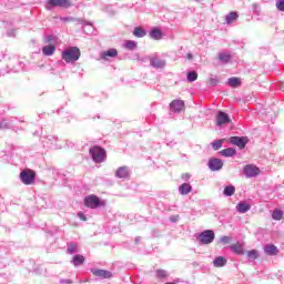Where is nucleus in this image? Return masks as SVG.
<instances>
[{"instance_id": "1a4fd4ad", "label": "nucleus", "mask_w": 284, "mask_h": 284, "mask_svg": "<svg viewBox=\"0 0 284 284\" xmlns=\"http://www.w3.org/2000/svg\"><path fill=\"white\" fill-rule=\"evenodd\" d=\"M150 65L151 68H154V70H162V68H165L166 62L165 60L159 58V55H150Z\"/></svg>"}, {"instance_id": "3c124183", "label": "nucleus", "mask_w": 284, "mask_h": 284, "mask_svg": "<svg viewBox=\"0 0 284 284\" xmlns=\"http://www.w3.org/2000/svg\"><path fill=\"white\" fill-rule=\"evenodd\" d=\"M186 59H192V53H187Z\"/></svg>"}, {"instance_id": "c756f323", "label": "nucleus", "mask_w": 284, "mask_h": 284, "mask_svg": "<svg viewBox=\"0 0 284 284\" xmlns=\"http://www.w3.org/2000/svg\"><path fill=\"white\" fill-rule=\"evenodd\" d=\"M186 79H187L189 83H194V81H196V79H199V73H196V71H189L186 74Z\"/></svg>"}, {"instance_id": "e433bc0d", "label": "nucleus", "mask_w": 284, "mask_h": 284, "mask_svg": "<svg viewBox=\"0 0 284 284\" xmlns=\"http://www.w3.org/2000/svg\"><path fill=\"white\" fill-rule=\"evenodd\" d=\"M234 192H236V189L233 185L226 186L224 189L225 196H233Z\"/></svg>"}, {"instance_id": "72a5a7b5", "label": "nucleus", "mask_w": 284, "mask_h": 284, "mask_svg": "<svg viewBox=\"0 0 284 284\" xmlns=\"http://www.w3.org/2000/svg\"><path fill=\"white\" fill-rule=\"evenodd\" d=\"M44 43H49L50 45H54V43H57V37L49 34L47 37H44Z\"/></svg>"}, {"instance_id": "c85d7f7f", "label": "nucleus", "mask_w": 284, "mask_h": 284, "mask_svg": "<svg viewBox=\"0 0 284 284\" xmlns=\"http://www.w3.org/2000/svg\"><path fill=\"white\" fill-rule=\"evenodd\" d=\"M232 252H234V254H243L244 250H243V244L241 243H235L231 246Z\"/></svg>"}, {"instance_id": "2eb2a0df", "label": "nucleus", "mask_w": 284, "mask_h": 284, "mask_svg": "<svg viewBox=\"0 0 284 284\" xmlns=\"http://www.w3.org/2000/svg\"><path fill=\"white\" fill-rule=\"evenodd\" d=\"M57 52V47L54 44H48L42 48V53L44 57H52Z\"/></svg>"}, {"instance_id": "a18cd8bd", "label": "nucleus", "mask_w": 284, "mask_h": 284, "mask_svg": "<svg viewBox=\"0 0 284 284\" xmlns=\"http://www.w3.org/2000/svg\"><path fill=\"white\" fill-rule=\"evenodd\" d=\"M209 83H210L211 85H216V84L219 83V79H216V78H210Z\"/></svg>"}, {"instance_id": "9b49d317", "label": "nucleus", "mask_w": 284, "mask_h": 284, "mask_svg": "<svg viewBox=\"0 0 284 284\" xmlns=\"http://www.w3.org/2000/svg\"><path fill=\"white\" fill-rule=\"evenodd\" d=\"M132 176V170L129 166H120L115 171L116 179H130Z\"/></svg>"}, {"instance_id": "f3484780", "label": "nucleus", "mask_w": 284, "mask_h": 284, "mask_svg": "<svg viewBox=\"0 0 284 284\" xmlns=\"http://www.w3.org/2000/svg\"><path fill=\"white\" fill-rule=\"evenodd\" d=\"M94 276H100L101 278H112V273L105 270L93 271Z\"/></svg>"}, {"instance_id": "603ef678", "label": "nucleus", "mask_w": 284, "mask_h": 284, "mask_svg": "<svg viewBox=\"0 0 284 284\" xmlns=\"http://www.w3.org/2000/svg\"><path fill=\"white\" fill-rule=\"evenodd\" d=\"M193 1H195V3H201V1H203V0H193Z\"/></svg>"}, {"instance_id": "39448f33", "label": "nucleus", "mask_w": 284, "mask_h": 284, "mask_svg": "<svg viewBox=\"0 0 284 284\" xmlns=\"http://www.w3.org/2000/svg\"><path fill=\"white\" fill-rule=\"evenodd\" d=\"M197 241L202 243V245H210L214 241V231L206 230L200 233Z\"/></svg>"}, {"instance_id": "bb28decb", "label": "nucleus", "mask_w": 284, "mask_h": 284, "mask_svg": "<svg viewBox=\"0 0 284 284\" xmlns=\"http://www.w3.org/2000/svg\"><path fill=\"white\" fill-rule=\"evenodd\" d=\"M151 39H155V41H160L163 38V33L159 29H153L150 32Z\"/></svg>"}, {"instance_id": "412c9836", "label": "nucleus", "mask_w": 284, "mask_h": 284, "mask_svg": "<svg viewBox=\"0 0 284 284\" xmlns=\"http://www.w3.org/2000/svg\"><path fill=\"white\" fill-rule=\"evenodd\" d=\"M215 267H225L227 265V260L223 256H219L213 261Z\"/></svg>"}, {"instance_id": "37998d69", "label": "nucleus", "mask_w": 284, "mask_h": 284, "mask_svg": "<svg viewBox=\"0 0 284 284\" xmlns=\"http://www.w3.org/2000/svg\"><path fill=\"white\" fill-rule=\"evenodd\" d=\"M10 124H8V121L2 120L0 122V130H6V128H9Z\"/></svg>"}, {"instance_id": "20e7f679", "label": "nucleus", "mask_w": 284, "mask_h": 284, "mask_svg": "<svg viewBox=\"0 0 284 284\" xmlns=\"http://www.w3.org/2000/svg\"><path fill=\"white\" fill-rule=\"evenodd\" d=\"M47 10L51 8H72V0H48Z\"/></svg>"}, {"instance_id": "4468645a", "label": "nucleus", "mask_w": 284, "mask_h": 284, "mask_svg": "<svg viewBox=\"0 0 284 284\" xmlns=\"http://www.w3.org/2000/svg\"><path fill=\"white\" fill-rule=\"evenodd\" d=\"M37 178V172L31 169H24L20 172L19 179H36Z\"/></svg>"}, {"instance_id": "aec40b11", "label": "nucleus", "mask_w": 284, "mask_h": 284, "mask_svg": "<svg viewBox=\"0 0 284 284\" xmlns=\"http://www.w3.org/2000/svg\"><path fill=\"white\" fill-rule=\"evenodd\" d=\"M62 21H77V23H81V26H89L92 28V23L88 22L81 18H63Z\"/></svg>"}, {"instance_id": "a211bd4d", "label": "nucleus", "mask_w": 284, "mask_h": 284, "mask_svg": "<svg viewBox=\"0 0 284 284\" xmlns=\"http://www.w3.org/2000/svg\"><path fill=\"white\" fill-rule=\"evenodd\" d=\"M45 143H49L51 148H61V145H59V138L54 135L47 136Z\"/></svg>"}, {"instance_id": "7ed1b4c3", "label": "nucleus", "mask_w": 284, "mask_h": 284, "mask_svg": "<svg viewBox=\"0 0 284 284\" xmlns=\"http://www.w3.org/2000/svg\"><path fill=\"white\" fill-rule=\"evenodd\" d=\"M103 205H105V202L101 201V199L94 194L84 197V206L90 210H97V207H101Z\"/></svg>"}, {"instance_id": "a19ab883", "label": "nucleus", "mask_w": 284, "mask_h": 284, "mask_svg": "<svg viewBox=\"0 0 284 284\" xmlns=\"http://www.w3.org/2000/svg\"><path fill=\"white\" fill-rule=\"evenodd\" d=\"M68 252H69V254H74V252H77V245L69 244Z\"/></svg>"}, {"instance_id": "5701e85b", "label": "nucleus", "mask_w": 284, "mask_h": 284, "mask_svg": "<svg viewBox=\"0 0 284 284\" xmlns=\"http://www.w3.org/2000/svg\"><path fill=\"white\" fill-rule=\"evenodd\" d=\"M227 85H230V88H241V79L239 78H230L227 80Z\"/></svg>"}, {"instance_id": "b1692460", "label": "nucleus", "mask_w": 284, "mask_h": 284, "mask_svg": "<svg viewBox=\"0 0 284 284\" xmlns=\"http://www.w3.org/2000/svg\"><path fill=\"white\" fill-rule=\"evenodd\" d=\"M133 34L138 38V39H143V37H145L146 32L145 29L141 28V27H135L133 29Z\"/></svg>"}, {"instance_id": "c9c22d12", "label": "nucleus", "mask_w": 284, "mask_h": 284, "mask_svg": "<svg viewBox=\"0 0 284 284\" xmlns=\"http://www.w3.org/2000/svg\"><path fill=\"white\" fill-rule=\"evenodd\" d=\"M156 277L160 280L168 278V271L160 268L155 271Z\"/></svg>"}, {"instance_id": "8fccbe9b", "label": "nucleus", "mask_w": 284, "mask_h": 284, "mask_svg": "<svg viewBox=\"0 0 284 284\" xmlns=\"http://www.w3.org/2000/svg\"><path fill=\"white\" fill-rule=\"evenodd\" d=\"M8 37H14V33H12L11 31H8Z\"/></svg>"}, {"instance_id": "58836bf2", "label": "nucleus", "mask_w": 284, "mask_h": 284, "mask_svg": "<svg viewBox=\"0 0 284 284\" xmlns=\"http://www.w3.org/2000/svg\"><path fill=\"white\" fill-rule=\"evenodd\" d=\"M275 6L280 12H284V0H277Z\"/></svg>"}, {"instance_id": "4c0bfd02", "label": "nucleus", "mask_w": 284, "mask_h": 284, "mask_svg": "<svg viewBox=\"0 0 284 284\" xmlns=\"http://www.w3.org/2000/svg\"><path fill=\"white\" fill-rule=\"evenodd\" d=\"M246 254L248 258H252L253 261H256V258H258V251L256 250H251Z\"/></svg>"}, {"instance_id": "79ce46f5", "label": "nucleus", "mask_w": 284, "mask_h": 284, "mask_svg": "<svg viewBox=\"0 0 284 284\" xmlns=\"http://www.w3.org/2000/svg\"><path fill=\"white\" fill-rule=\"evenodd\" d=\"M21 181L24 185H32L34 183V179H22Z\"/></svg>"}, {"instance_id": "ea45409f", "label": "nucleus", "mask_w": 284, "mask_h": 284, "mask_svg": "<svg viewBox=\"0 0 284 284\" xmlns=\"http://www.w3.org/2000/svg\"><path fill=\"white\" fill-rule=\"evenodd\" d=\"M232 239L230 236H223L220 239V242L223 244V245H227L229 243H231Z\"/></svg>"}, {"instance_id": "f704fd0d", "label": "nucleus", "mask_w": 284, "mask_h": 284, "mask_svg": "<svg viewBox=\"0 0 284 284\" xmlns=\"http://www.w3.org/2000/svg\"><path fill=\"white\" fill-rule=\"evenodd\" d=\"M223 140H215L213 142H211V146L213 148V150H221V148H223Z\"/></svg>"}, {"instance_id": "49530a36", "label": "nucleus", "mask_w": 284, "mask_h": 284, "mask_svg": "<svg viewBox=\"0 0 284 284\" xmlns=\"http://www.w3.org/2000/svg\"><path fill=\"white\" fill-rule=\"evenodd\" d=\"M78 216H79L80 221H88V217H85V214H83L82 212H79Z\"/></svg>"}, {"instance_id": "393cba45", "label": "nucleus", "mask_w": 284, "mask_h": 284, "mask_svg": "<svg viewBox=\"0 0 284 284\" xmlns=\"http://www.w3.org/2000/svg\"><path fill=\"white\" fill-rule=\"evenodd\" d=\"M220 154L222 156H226V158L234 156L236 154V149L227 148V149L222 150L220 152Z\"/></svg>"}, {"instance_id": "ddd939ff", "label": "nucleus", "mask_w": 284, "mask_h": 284, "mask_svg": "<svg viewBox=\"0 0 284 284\" xmlns=\"http://www.w3.org/2000/svg\"><path fill=\"white\" fill-rule=\"evenodd\" d=\"M239 21V12L231 11L229 14L225 16V23L227 26H232V23H236Z\"/></svg>"}, {"instance_id": "de8ad7c7", "label": "nucleus", "mask_w": 284, "mask_h": 284, "mask_svg": "<svg viewBox=\"0 0 284 284\" xmlns=\"http://www.w3.org/2000/svg\"><path fill=\"white\" fill-rule=\"evenodd\" d=\"M51 172L53 174V178H61V173L58 170H52Z\"/></svg>"}, {"instance_id": "a878e982", "label": "nucleus", "mask_w": 284, "mask_h": 284, "mask_svg": "<svg viewBox=\"0 0 284 284\" xmlns=\"http://www.w3.org/2000/svg\"><path fill=\"white\" fill-rule=\"evenodd\" d=\"M250 204L245 203V202H241L237 204V212H240L241 214H245V212H250Z\"/></svg>"}, {"instance_id": "4be33fe9", "label": "nucleus", "mask_w": 284, "mask_h": 284, "mask_svg": "<svg viewBox=\"0 0 284 284\" xmlns=\"http://www.w3.org/2000/svg\"><path fill=\"white\" fill-rule=\"evenodd\" d=\"M219 60L221 61V63H230V61L232 60V55L227 52H220Z\"/></svg>"}, {"instance_id": "f03ea898", "label": "nucleus", "mask_w": 284, "mask_h": 284, "mask_svg": "<svg viewBox=\"0 0 284 284\" xmlns=\"http://www.w3.org/2000/svg\"><path fill=\"white\" fill-rule=\"evenodd\" d=\"M89 154H91V159L92 161H94V163H104L105 161V149L101 148V146H92L89 150Z\"/></svg>"}, {"instance_id": "2f4dec72", "label": "nucleus", "mask_w": 284, "mask_h": 284, "mask_svg": "<svg viewBox=\"0 0 284 284\" xmlns=\"http://www.w3.org/2000/svg\"><path fill=\"white\" fill-rule=\"evenodd\" d=\"M272 219L274 221H281L283 219V211L278 210V209H275L273 212H272Z\"/></svg>"}, {"instance_id": "dca6fc26", "label": "nucleus", "mask_w": 284, "mask_h": 284, "mask_svg": "<svg viewBox=\"0 0 284 284\" xmlns=\"http://www.w3.org/2000/svg\"><path fill=\"white\" fill-rule=\"evenodd\" d=\"M264 252L268 256H276L278 254V248L274 244H268L264 246Z\"/></svg>"}, {"instance_id": "864d4df0", "label": "nucleus", "mask_w": 284, "mask_h": 284, "mask_svg": "<svg viewBox=\"0 0 284 284\" xmlns=\"http://www.w3.org/2000/svg\"><path fill=\"white\" fill-rule=\"evenodd\" d=\"M165 284H174V283H170V282H168V283H165Z\"/></svg>"}, {"instance_id": "6ab92c4d", "label": "nucleus", "mask_w": 284, "mask_h": 284, "mask_svg": "<svg viewBox=\"0 0 284 284\" xmlns=\"http://www.w3.org/2000/svg\"><path fill=\"white\" fill-rule=\"evenodd\" d=\"M119 55V51H116V49H109L105 52L102 53V59L108 60V57H110L111 59H114V57Z\"/></svg>"}, {"instance_id": "c03bdc74", "label": "nucleus", "mask_w": 284, "mask_h": 284, "mask_svg": "<svg viewBox=\"0 0 284 284\" xmlns=\"http://www.w3.org/2000/svg\"><path fill=\"white\" fill-rule=\"evenodd\" d=\"M138 61H140V63H148V61H150V55L143 57V58H138Z\"/></svg>"}, {"instance_id": "0eeeda50", "label": "nucleus", "mask_w": 284, "mask_h": 284, "mask_svg": "<svg viewBox=\"0 0 284 284\" xmlns=\"http://www.w3.org/2000/svg\"><path fill=\"white\" fill-rule=\"evenodd\" d=\"M185 110V102L183 100H173L170 103V112L174 114H181Z\"/></svg>"}, {"instance_id": "473e14b6", "label": "nucleus", "mask_w": 284, "mask_h": 284, "mask_svg": "<svg viewBox=\"0 0 284 284\" xmlns=\"http://www.w3.org/2000/svg\"><path fill=\"white\" fill-rule=\"evenodd\" d=\"M73 263L74 265H83V263H85V257H83V255H75L73 256Z\"/></svg>"}, {"instance_id": "6e6552de", "label": "nucleus", "mask_w": 284, "mask_h": 284, "mask_svg": "<svg viewBox=\"0 0 284 284\" xmlns=\"http://www.w3.org/2000/svg\"><path fill=\"white\" fill-rule=\"evenodd\" d=\"M230 115L225 113L224 111H220L216 114L215 122L217 128H223V125H227V123H231Z\"/></svg>"}, {"instance_id": "f257e3e1", "label": "nucleus", "mask_w": 284, "mask_h": 284, "mask_svg": "<svg viewBox=\"0 0 284 284\" xmlns=\"http://www.w3.org/2000/svg\"><path fill=\"white\" fill-rule=\"evenodd\" d=\"M81 59V50L78 47H69L62 51V60L65 63H77Z\"/></svg>"}, {"instance_id": "f8f14e48", "label": "nucleus", "mask_w": 284, "mask_h": 284, "mask_svg": "<svg viewBox=\"0 0 284 284\" xmlns=\"http://www.w3.org/2000/svg\"><path fill=\"white\" fill-rule=\"evenodd\" d=\"M230 144L236 145L237 148H240V150H243L245 149V145H247V139L241 136H231Z\"/></svg>"}, {"instance_id": "09e8293b", "label": "nucleus", "mask_w": 284, "mask_h": 284, "mask_svg": "<svg viewBox=\"0 0 284 284\" xmlns=\"http://www.w3.org/2000/svg\"><path fill=\"white\" fill-rule=\"evenodd\" d=\"M192 175L190 174V173H184L183 175H182V179H190Z\"/></svg>"}, {"instance_id": "7c9ffc66", "label": "nucleus", "mask_w": 284, "mask_h": 284, "mask_svg": "<svg viewBox=\"0 0 284 284\" xmlns=\"http://www.w3.org/2000/svg\"><path fill=\"white\" fill-rule=\"evenodd\" d=\"M136 45H138V43L134 40H126L124 43V48L126 50H136Z\"/></svg>"}, {"instance_id": "9d476101", "label": "nucleus", "mask_w": 284, "mask_h": 284, "mask_svg": "<svg viewBox=\"0 0 284 284\" xmlns=\"http://www.w3.org/2000/svg\"><path fill=\"white\" fill-rule=\"evenodd\" d=\"M207 166L211 172H219V170L223 169V160L217 158H211L207 162Z\"/></svg>"}, {"instance_id": "cd10ccee", "label": "nucleus", "mask_w": 284, "mask_h": 284, "mask_svg": "<svg viewBox=\"0 0 284 284\" xmlns=\"http://www.w3.org/2000/svg\"><path fill=\"white\" fill-rule=\"evenodd\" d=\"M180 194L185 195L192 192V185L184 183L179 187Z\"/></svg>"}, {"instance_id": "423d86ee", "label": "nucleus", "mask_w": 284, "mask_h": 284, "mask_svg": "<svg viewBox=\"0 0 284 284\" xmlns=\"http://www.w3.org/2000/svg\"><path fill=\"white\" fill-rule=\"evenodd\" d=\"M243 172L247 179H254V176L261 174V169L254 164H247L244 166Z\"/></svg>"}]
</instances>
